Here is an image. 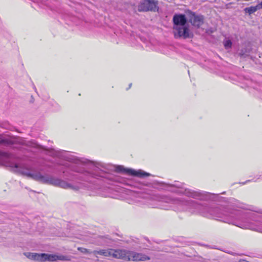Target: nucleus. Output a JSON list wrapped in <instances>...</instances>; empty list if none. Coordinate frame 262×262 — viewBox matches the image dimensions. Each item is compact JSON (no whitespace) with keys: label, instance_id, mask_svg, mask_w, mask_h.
Instances as JSON below:
<instances>
[{"label":"nucleus","instance_id":"nucleus-21","mask_svg":"<svg viewBox=\"0 0 262 262\" xmlns=\"http://www.w3.org/2000/svg\"><path fill=\"white\" fill-rule=\"evenodd\" d=\"M30 146H35V144H33V143H30Z\"/></svg>","mask_w":262,"mask_h":262},{"label":"nucleus","instance_id":"nucleus-11","mask_svg":"<svg viewBox=\"0 0 262 262\" xmlns=\"http://www.w3.org/2000/svg\"><path fill=\"white\" fill-rule=\"evenodd\" d=\"M204 18L202 15H195L191 13L189 17V21L194 26L200 27L203 24Z\"/></svg>","mask_w":262,"mask_h":262},{"label":"nucleus","instance_id":"nucleus-12","mask_svg":"<svg viewBox=\"0 0 262 262\" xmlns=\"http://www.w3.org/2000/svg\"><path fill=\"white\" fill-rule=\"evenodd\" d=\"M0 144L10 146L14 144V141L8 138L0 137Z\"/></svg>","mask_w":262,"mask_h":262},{"label":"nucleus","instance_id":"nucleus-3","mask_svg":"<svg viewBox=\"0 0 262 262\" xmlns=\"http://www.w3.org/2000/svg\"><path fill=\"white\" fill-rule=\"evenodd\" d=\"M46 154L51 157H58L76 164V165H71L70 169L74 172L82 174L84 177L83 180L85 181H88L90 178L97 176L99 171L102 170V169L104 167L99 162L79 159L74 156L68 155L65 151L56 150L52 148L46 149Z\"/></svg>","mask_w":262,"mask_h":262},{"label":"nucleus","instance_id":"nucleus-13","mask_svg":"<svg viewBox=\"0 0 262 262\" xmlns=\"http://www.w3.org/2000/svg\"><path fill=\"white\" fill-rule=\"evenodd\" d=\"M145 194L141 193V192H137V193H134L133 197L134 198L135 201L138 203L141 202V200H144L145 199Z\"/></svg>","mask_w":262,"mask_h":262},{"label":"nucleus","instance_id":"nucleus-6","mask_svg":"<svg viewBox=\"0 0 262 262\" xmlns=\"http://www.w3.org/2000/svg\"><path fill=\"white\" fill-rule=\"evenodd\" d=\"M169 185L170 187H174L178 188V190L176 191L178 193L183 194L187 196L199 200H203L204 199V194L203 193L199 191L184 188L182 187L181 184H169Z\"/></svg>","mask_w":262,"mask_h":262},{"label":"nucleus","instance_id":"nucleus-23","mask_svg":"<svg viewBox=\"0 0 262 262\" xmlns=\"http://www.w3.org/2000/svg\"><path fill=\"white\" fill-rule=\"evenodd\" d=\"M132 86V83H130L129 85V88H130Z\"/></svg>","mask_w":262,"mask_h":262},{"label":"nucleus","instance_id":"nucleus-9","mask_svg":"<svg viewBox=\"0 0 262 262\" xmlns=\"http://www.w3.org/2000/svg\"><path fill=\"white\" fill-rule=\"evenodd\" d=\"M121 249L114 250L112 249H101L99 250H94L93 253L95 255L99 254L104 256H113L116 258H120V254H122Z\"/></svg>","mask_w":262,"mask_h":262},{"label":"nucleus","instance_id":"nucleus-20","mask_svg":"<svg viewBox=\"0 0 262 262\" xmlns=\"http://www.w3.org/2000/svg\"><path fill=\"white\" fill-rule=\"evenodd\" d=\"M160 207L163 209L168 210L169 209L170 207H163L162 205H160Z\"/></svg>","mask_w":262,"mask_h":262},{"label":"nucleus","instance_id":"nucleus-7","mask_svg":"<svg viewBox=\"0 0 262 262\" xmlns=\"http://www.w3.org/2000/svg\"><path fill=\"white\" fill-rule=\"evenodd\" d=\"M122 254H120V259L133 261H145L149 260V256L140 253H137L133 251H127L121 249Z\"/></svg>","mask_w":262,"mask_h":262},{"label":"nucleus","instance_id":"nucleus-8","mask_svg":"<svg viewBox=\"0 0 262 262\" xmlns=\"http://www.w3.org/2000/svg\"><path fill=\"white\" fill-rule=\"evenodd\" d=\"M116 170L119 172L126 173L128 175L137 176L140 178L149 176L150 174L142 170H135L132 168H125L123 166H117Z\"/></svg>","mask_w":262,"mask_h":262},{"label":"nucleus","instance_id":"nucleus-16","mask_svg":"<svg viewBox=\"0 0 262 262\" xmlns=\"http://www.w3.org/2000/svg\"><path fill=\"white\" fill-rule=\"evenodd\" d=\"M78 250L83 253H92L93 252L90 251L89 250L82 247H78Z\"/></svg>","mask_w":262,"mask_h":262},{"label":"nucleus","instance_id":"nucleus-22","mask_svg":"<svg viewBox=\"0 0 262 262\" xmlns=\"http://www.w3.org/2000/svg\"><path fill=\"white\" fill-rule=\"evenodd\" d=\"M256 211V212H258V213H259L262 214V211H261V210H259V211Z\"/></svg>","mask_w":262,"mask_h":262},{"label":"nucleus","instance_id":"nucleus-2","mask_svg":"<svg viewBox=\"0 0 262 262\" xmlns=\"http://www.w3.org/2000/svg\"><path fill=\"white\" fill-rule=\"evenodd\" d=\"M0 164L5 165L14 168V170L28 178L42 183H48L63 189L77 191L82 188L81 183L72 184L64 180L48 175L43 176L40 172H37L27 165L20 164L10 162L8 154L0 152Z\"/></svg>","mask_w":262,"mask_h":262},{"label":"nucleus","instance_id":"nucleus-17","mask_svg":"<svg viewBox=\"0 0 262 262\" xmlns=\"http://www.w3.org/2000/svg\"><path fill=\"white\" fill-rule=\"evenodd\" d=\"M239 55L242 57H246L248 56L249 52H247L246 50L245 51L244 50H242L239 53Z\"/></svg>","mask_w":262,"mask_h":262},{"label":"nucleus","instance_id":"nucleus-10","mask_svg":"<svg viewBox=\"0 0 262 262\" xmlns=\"http://www.w3.org/2000/svg\"><path fill=\"white\" fill-rule=\"evenodd\" d=\"M157 9V4L153 0H142L138 6L139 11H155Z\"/></svg>","mask_w":262,"mask_h":262},{"label":"nucleus","instance_id":"nucleus-5","mask_svg":"<svg viewBox=\"0 0 262 262\" xmlns=\"http://www.w3.org/2000/svg\"><path fill=\"white\" fill-rule=\"evenodd\" d=\"M27 256L30 259L38 260L41 261H54L58 260H68L67 256L64 255H58L52 254H46V253H29Z\"/></svg>","mask_w":262,"mask_h":262},{"label":"nucleus","instance_id":"nucleus-15","mask_svg":"<svg viewBox=\"0 0 262 262\" xmlns=\"http://www.w3.org/2000/svg\"><path fill=\"white\" fill-rule=\"evenodd\" d=\"M224 45L226 49H229L232 46V42L230 40H226L224 42Z\"/></svg>","mask_w":262,"mask_h":262},{"label":"nucleus","instance_id":"nucleus-4","mask_svg":"<svg viewBox=\"0 0 262 262\" xmlns=\"http://www.w3.org/2000/svg\"><path fill=\"white\" fill-rule=\"evenodd\" d=\"M173 33L175 38L184 39L191 38L193 34L186 25L187 19L184 14H175L173 17Z\"/></svg>","mask_w":262,"mask_h":262},{"label":"nucleus","instance_id":"nucleus-19","mask_svg":"<svg viewBox=\"0 0 262 262\" xmlns=\"http://www.w3.org/2000/svg\"><path fill=\"white\" fill-rule=\"evenodd\" d=\"M259 9H262V1L261 2L257 5Z\"/></svg>","mask_w":262,"mask_h":262},{"label":"nucleus","instance_id":"nucleus-1","mask_svg":"<svg viewBox=\"0 0 262 262\" xmlns=\"http://www.w3.org/2000/svg\"><path fill=\"white\" fill-rule=\"evenodd\" d=\"M185 203L190 208L194 209V211L198 212L203 216L233 224L243 229H249L262 233V227L254 226L247 223L248 218L255 222H260L262 220V216L258 215L255 213H243L237 210H222L219 208H211L199 204L192 201Z\"/></svg>","mask_w":262,"mask_h":262},{"label":"nucleus","instance_id":"nucleus-18","mask_svg":"<svg viewBox=\"0 0 262 262\" xmlns=\"http://www.w3.org/2000/svg\"><path fill=\"white\" fill-rule=\"evenodd\" d=\"M171 204H181L182 203V202H181V201H179V200H171Z\"/></svg>","mask_w":262,"mask_h":262},{"label":"nucleus","instance_id":"nucleus-14","mask_svg":"<svg viewBox=\"0 0 262 262\" xmlns=\"http://www.w3.org/2000/svg\"><path fill=\"white\" fill-rule=\"evenodd\" d=\"M258 7L257 5L255 6H251L245 8L244 10L245 12L249 13V14H252L258 10Z\"/></svg>","mask_w":262,"mask_h":262}]
</instances>
